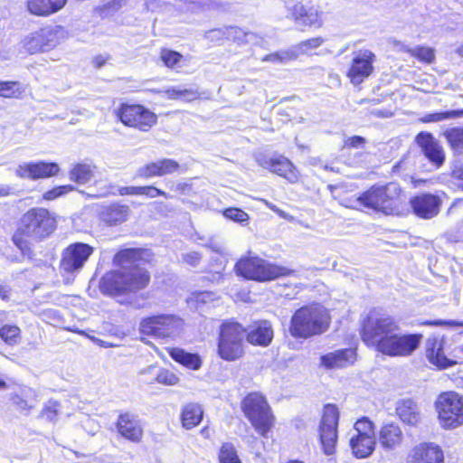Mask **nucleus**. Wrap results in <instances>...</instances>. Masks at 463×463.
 Instances as JSON below:
<instances>
[{"instance_id":"0eeeda50","label":"nucleus","mask_w":463,"mask_h":463,"mask_svg":"<svg viewBox=\"0 0 463 463\" xmlns=\"http://www.w3.org/2000/svg\"><path fill=\"white\" fill-rule=\"evenodd\" d=\"M235 269L238 275L257 281L271 280L293 272L285 267L271 264L259 257L241 259L236 263Z\"/></svg>"},{"instance_id":"a18cd8bd","label":"nucleus","mask_w":463,"mask_h":463,"mask_svg":"<svg viewBox=\"0 0 463 463\" xmlns=\"http://www.w3.org/2000/svg\"><path fill=\"white\" fill-rule=\"evenodd\" d=\"M221 463H241L235 448L231 443H224L219 454Z\"/></svg>"},{"instance_id":"7c9ffc66","label":"nucleus","mask_w":463,"mask_h":463,"mask_svg":"<svg viewBox=\"0 0 463 463\" xmlns=\"http://www.w3.org/2000/svg\"><path fill=\"white\" fill-rule=\"evenodd\" d=\"M118 194L120 196L143 195L147 198H156L158 196L164 197L165 199L171 198V195L169 194L154 185L121 186L118 188Z\"/></svg>"},{"instance_id":"603ef678","label":"nucleus","mask_w":463,"mask_h":463,"mask_svg":"<svg viewBox=\"0 0 463 463\" xmlns=\"http://www.w3.org/2000/svg\"><path fill=\"white\" fill-rule=\"evenodd\" d=\"M156 382L160 384L173 386L179 383V378L173 372L163 369L157 373Z\"/></svg>"},{"instance_id":"cd10ccee","label":"nucleus","mask_w":463,"mask_h":463,"mask_svg":"<svg viewBox=\"0 0 463 463\" xmlns=\"http://www.w3.org/2000/svg\"><path fill=\"white\" fill-rule=\"evenodd\" d=\"M129 213L128 205L116 202L102 208L99 220L106 226H117L128 220Z\"/></svg>"},{"instance_id":"72a5a7b5","label":"nucleus","mask_w":463,"mask_h":463,"mask_svg":"<svg viewBox=\"0 0 463 463\" xmlns=\"http://www.w3.org/2000/svg\"><path fill=\"white\" fill-rule=\"evenodd\" d=\"M168 354L175 363L189 370H197L202 364L199 354L185 352L182 348L172 347L168 349Z\"/></svg>"},{"instance_id":"473e14b6","label":"nucleus","mask_w":463,"mask_h":463,"mask_svg":"<svg viewBox=\"0 0 463 463\" xmlns=\"http://www.w3.org/2000/svg\"><path fill=\"white\" fill-rule=\"evenodd\" d=\"M401 420L408 425L415 426L420 421V413L417 404L411 400H403L396 407Z\"/></svg>"},{"instance_id":"bf43d9fd","label":"nucleus","mask_w":463,"mask_h":463,"mask_svg":"<svg viewBox=\"0 0 463 463\" xmlns=\"http://www.w3.org/2000/svg\"><path fill=\"white\" fill-rule=\"evenodd\" d=\"M451 178L453 184L463 189V165H456L452 170Z\"/></svg>"},{"instance_id":"aec40b11","label":"nucleus","mask_w":463,"mask_h":463,"mask_svg":"<svg viewBox=\"0 0 463 463\" xmlns=\"http://www.w3.org/2000/svg\"><path fill=\"white\" fill-rule=\"evenodd\" d=\"M59 172L60 166L57 163L47 161L24 163L17 169L18 176L33 181L55 176Z\"/></svg>"},{"instance_id":"e433bc0d","label":"nucleus","mask_w":463,"mask_h":463,"mask_svg":"<svg viewBox=\"0 0 463 463\" xmlns=\"http://www.w3.org/2000/svg\"><path fill=\"white\" fill-rule=\"evenodd\" d=\"M203 419V410L198 403H187L181 412L182 424L186 429L197 426Z\"/></svg>"},{"instance_id":"9b49d317","label":"nucleus","mask_w":463,"mask_h":463,"mask_svg":"<svg viewBox=\"0 0 463 463\" xmlns=\"http://www.w3.org/2000/svg\"><path fill=\"white\" fill-rule=\"evenodd\" d=\"M94 248L88 243L73 242L61 252L59 269L62 273L74 274L79 272L93 254Z\"/></svg>"},{"instance_id":"b1692460","label":"nucleus","mask_w":463,"mask_h":463,"mask_svg":"<svg viewBox=\"0 0 463 463\" xmlns=\"http://www.w3.org/2000/svg\"><path fill=\"white\" fill-rule=\"evenodd\" d=\"M206 248L211 251L212 256L210 257L208 270L206 271L209 276H204V279H207L213 283H219L222 278V271L226 261L223 247L220 241H213Z\"/></svg>"},{"instance_id":"ddd939ff","label":"nucleus","mask_w":463,"mask_h":463,"mask_svg":"<svg viewBox=\"0 0 463 463\" xmlns=\"http://www.w3.org/2000/svg\"><path fill=\"white\" fill-rule=\"evenodd\" d=\"M422 340L420 334H399L394 332L380 345L378 350L389 356H409L420 346Z\"/></svg>"},{"instance_id":"680f3d73","label":"nucleus","mask_w":463,"mask_h":463,"mask_svg":"<svg viewBox=\"0 0 463 463\" xmlns=\"http://www.w3.org/2000/svg\"><path fill=\"white\" fill-rule=\"evenodd\" d=\"M423 325H429V326H463V321L458 322L456 320H432V321H425L422 323Z\"/></svg>"},{"instance_id":"79ce46f5","label":"nucleus","mask_w":463,"mask_h":463,"mask_svg":"<svg viewBox=\"0 0 463 463\" xmlns=\"http://www.w3.org/2000/svg\"><path fill=\"white\" fill-rule=\"evenodd\" d=\"M159 57L163 64L168 69H174L184 60L181 52L168 48H161Z\"/></svg>"},{"instance_id":"393cba45","label":"nucleus","mask_w":463,"mask_h":463,"mask_svg":"<svg viewBox=\"0 0 463 463\" xmlns=\"http://www.w3.org/2000/svg\"><path fill=\"white\" fill-rule=\"evenodd\" d=\"M442 449L433 443H421L411 452L407 463H443Z\"/></svg>"},{"instance_id":"5fc2aeb1","label":"nucleus","mask_w":463,"mask_h":463,"mask_svg":"<svg viewBox=\"0 0 463 463\" xmlns=\"http://www.w3.org/2000/svg\"><path fill=\"white\" fill-rule=\"evenodd\" d=\"M163 92L168 99H177L182 98H186L194 92L190 90L186 89H177L175 87L167 88L164 91L157 90L156 93Z\"/></svg>"},{"instance_id":"f704fd0d","label":"nucleus","mask_w":463,"mask_h":463,"mask_svg":"<svg viewBox=\"0 0 463 463\" xmlns=\"http://www.w3.org/2000/svg\"><path fill=\"white\" fill-rule=\"evenodd\" d=\"M218 353L222 359L234 361L243 354V344L219 335Z\"/></svg>"},{"instance_id":"c03bdc74","label":"nucleus","mask_w":463,"mask_h":463,"mask_svg":"<svg viewBox=\"0 0 463 463\" xmlns=\"http://www.w3.org/2000/svg\"><path fill=\"white\" fill-rule=\"evenodd\" d=\"M74 190H75V187L71 184H62V185L54 186L52 189L43 193V200L51 202L59 197L64 196Z\"/></svg>"},{"instance_id":"4468645a","label":"nucleus","mask_w":463,"mask_h":463,"mask_svg":"<svg viewBox=\"0 0 463 463\" xmlns=\"http://www.w3.org/2000/svg\"><path fill=\"white\" fill-rule=\"evenodd\" d=\"M56 43L55 30L51 27H43L24 37L22 46L25 53L33 55L52 50Z\"/></svg>"},{"instance_id":"4be33fe9","label":"nucleus","mask_w":463,"mask_h":463,"mask_svg":"<svg viewBox=\"0 0 463 463\" xmlns=\"http://www.w3.org/2000/svg\"><path fill=\"white\" fill-rule=\"evenodd\" d=\"M413 213L421 219H431L439 213L441 200L432 194H420L410 200Z\"/></svg>"},{"instance_id":"c756f323","label":"nucleus","mask_w":463,"mask_h":463,"mask_svg":"<svg viewBox=\"0 0 463 463\" xmlns=\"http://www.w3.org/2000/svg\"><path fill=\"white\" fill-rule=\"evenodd\" d=\"M273 338V329L269 321L259 322L247 335V340L253 345L267 346Z\"/></svg>"},{"instance_id":"338daca9","label":"nucleus","mask_w":463,"mask_h":463,"mask_svg":"<svg viewBox=\"0 0 463 463\" xmlns=\"http://www.w3.org/2000/svg\"><path fill=\"white\" fill-rule=\"evenodd\" d=\"M109 60V55L98 54L93 58L92 63L96 69H100L102 66H104L107 63V61Z\"/></svg>"},{"instance_id":"58836bf2","label":"nucleus","mask_w":463,"mask_h":463,"mask_svg":"<svg viewBox=\"0 0 463 463\" xmlns=\"http://www.w3.org/2000/svg\"><path fill=\"white\" fill-rule=\"evenodd\" d=\"M24 90V87L19 81H0V97L4 99H20Z\"/></svg>"},{"instance_id":"412c9836","label":"nucleus","mask_w":463,"mask_h":463,"mask_svg":"<svg viewBox=\"0 0 463 463\" xmlns=\"http://www.w3.org/2000/svg\"><path fill=\"white\" fill-rule=\"evenodd\" d=\"M179 169L180 165L175 159L162 158L156 161L148 162L140 166L136 173V176L147 180L154 177L172 175L178 172Z\"/></svg>"},{"instance_id":"8fccbe9b","label":"nucleus","mask_w":463,"mask_h":463,"mask_svg":"<svg viewBox=\"0 0 463 463\" xmlns=\"http://www.w3.org/2000/svg\"><path fill=\"white\" fill-rule=\"evenodd\" d=\"M411 55L427 63H431L435 58L434 50L432 48L424 46H418L413 48L411 50Z\"/></svg>"},{"instance_id":"423d86ee","label":"nucleus","mask_w":463,"mask_h":463,"mask_svg":"<svg viewBox=\"0 0 463 463\" xmlns=\"http://www.w3.org/2000/svg\"><path fill=\"white\" fill-rule=\"evenodd\" d=\"M241 409L255 430L266 437L273 427L274 416L265 397L257 392L250 393L242 400Z\"/></svg>"},{"instance_id":"37998d69","label":"nucleus","mask_w":463,"mask_h":463,"mask_svg":"<svg viewBox=\"0 0 463 463\" xmlns=\"http://www.w3.org/2000/svg\"><path fill=\"white\" fill-rule=\"evenodd\" d=\"M354 434L353 436L375 437L374 425L367 417L356 420L354 425Z\"/></svg>"},{"instance_id":"7ed1b4c3","label":"nucleus","mask_w":463,"mask_h":463,"mask_svg":"<svg viewBox=\"0 0 463 463\" xmlns=\"http://www.w3.org/2000/svg\"><path fill=\"white\" fill-rule=\"evenodd\" d=\"M330 322L327 310L316 304L302 307L292 316L289 332L297 338H307L325 332Z\"/></svg>"},{"instance_id":"6e6d98bb","label":"nucleus","mask_w":463,"mask_h":463,"mask_svg":"<svg viewBox=\"0 0 463 463\" xmlns=\"http://www.w3.org/2000/svg\"><path fill=\"white\" fill-rule=\"evenodd\" d=\"M295 59V55L291 52H279L267 55L263 61L271 62H286Z\"/></svg>"},{"instance_id":"49530a36","label":"nucleus","mask_w":463,"mask_h":463,"mask_svg":"<svg viewBox=\"0 0 463 463\" xmlns=\"http://www.w3.org/2000/svg\"><path fill=\"white\" fill-rule=\"evenodd\" d=\"M60 403L57 401L50 400L43 407L39 418L46 421H54L59 413Z\"/></svg>"},{"instance_id":"bb28decb","label":"nucleus","mask_w":463,"mask_h":463,"mask_svg":"<svg viewBox=\"0 0 463 463\" xmlns=\"http://www.w3.org/2000/svg\"><path fill=\"white\" fill-rule=\"evenodd\" d=\"M355 360V351L352 348H346L322 355L320 365L326 369H339L353 364Z\"/></svg>"},{"instance_id":"dca6fc26","label":"nucleus","mask_w":463,"mask_h":463,"mask_svg":"<svg viewBox=\"0 0 463 463\" xmlns=\"http://www.w3.org/2000/svg\"><path fill=\"white\" fill-rule=\"evenodd\" d=\"M374 60V53L369 50H360L354 53V58L347 72V76L354 85H359L371 75L373 71V63Z\"/></svg>"},{"instance_id":"a19ab883","label":"nucleus","mask_w":463,"mask_h":463,"mask_svg":"<svg viewBox=\"0 0 463 463\" xmlns=\"http://www.w3.org/2000/svg\"><path fill=\"white\" fill-rule=\"evenodd\" d=\"M444 137L450 146V148L456 153H461L463 150V128H452L444 132Z\"/></svg>"},{"instance_id":"c85d7f7f","label":"nucleus","mask_w":463,"mask_h":463,"mask_svg":"<svg viewBox=\"0 0 463 463\" xmlns=\"http://www.w3.org/2000/svg\"><path fill=\"white\" fill-rule=\"evenodd\" d=\"M403 439L401 428L393 423L383 426L379 431L378 440L382 448L386 450L395 449Z\"/></svg>"},{"instance_id":"6e6552de","label":"nucleus","mask_w":463,"mask_h":463,"mask_svg":"<svg viewBox=\"0 0 463 463\" xmlns=\"http://www.w3.org/2000/svg\"><path fill=\"white\" fill-rule=\"evenodd\" d=\"M398 331L399 325L392 317L372 314L364 324L362 339L367 345L374 346L378 351L382 342Z\"/></svg>"},{"instance_id":"2eb2a0df","label":"nucleus","mask_w":463,"mask_h":463,"mask_svg":"<svg viewBox=\"0 0 463 463\" xmlns=\"http://www.w3.org/2000/svg\"><path fill=\"white\" fill-rule=\"evenodd\" d=\"M115 428L119 437L131 442L140 443L144 436L142 422L137 414L121 411L115 421Z\"/></svg>"},{"instance_id":"69168bd1","label":"nucleus","mask_w":463,"mask_h":463,"mask_svg":"<svg viewBox=\"0 0 463 463\" xmlns=\"http://www.w3.org/2000/svg\"><path fill=\"white\" fill-rule=\"evenodd\" d=\"M370 114L375 118H389L393 116V113L389 109H373L370 111Z\"/></svg>"},{"instance_id":"f8f14e48","label":"nucleus","mask_w":463,"mask_h":463,"mask_svg":"<svg viewBox=\"0 0 463 463\" xmlns=\"http://www.w3.org/2000/svg\"><path fill=\"white\" fill-rule=\"evenodd\" d=\"M338 420L339 411L336 406L330 403L325 405L319 424V438L326 455H332L335 451Z\"/></svg>"},{"instance_id":"5701e85b","label":"nucleus","mask_w":463,"mask_h":463,"mask_svg":"<svg viewBox=\"0 0 463 463\" xmlns=\"http://www.w3.org/2000/svg\"><path fill=\"white\" fill-rule=\"evenodd\" d=\"M445 342L442 339L429 338L426 342V358L429 363L439 370L447 369L457 364L449 358L444 351Z\"/></svg>"},{"instance_id":"c9c22d12","label":"nucleus","mask_w":463,"mask_h":463,"mask_svg":"<svg viewBox=\"0 0 463 463\" xmlns=\"http://www.w3.org/2000/svg\"><path fill=\"white\" fill-rule=\"evenodd\" d=\"M95 169L92 164L76 163L69 170V179L78 184H84L93 178Z\"/></svg>"},{"instance_id":"a211bd4d","label":"nucleus","mask_w":463,"mask_h":463,"mask_svg":"<svg viewBox=\"0 0 463 463\" xmlns=\"http://www.w3.org/2000/svg\"><path fill=\"white\" fill-rule=\"evenodd\" d=\"M175 323V317L170 315L148 317L140 322V332L146 335L165 338L172 333Z\"/></svg>"},{"instance_id":"2f4dec72","label":"nucleus","mask_w":463,"mask_h":463,"mask_svg":"<svg viewBox=\"0 0 463 463\" xmlns=\"http://www.w3.org/2000/svg\"><path fill=\"white\" fill-rule=\"evenodd\" d=\"M375 437L352 436L349 441L354 456L357 458H365L374 450Z\"/></svg>"},{"instance_id":"6ab92c4d","label":"nucleus","mask_w":463,"mask_h":463,"mask_svg":"<svg viewBox=\"0 0 463 463\" xmlns=\"http://www.w3.org/2000/svg\"><path fill=\"white\" fill-rule=\"evenodd\" d=\"M415 142L420 146L423 156L436 168H439L445 162V152L439 142L429 132H420Z\"/></svg>"},{"instance_id":"3c124183","label":"nucleus","mask_w":463,"mask_h":463,"mask_svg":"<svg viewBox=\"0 0 463 463\" xmlns=\"http://www.w3.org/2000/svg\"><path fill=\"white\" fill-rule=\"evenodd\" d=\"M223 215L241 224L247 223L250 219L249 214L239 208H228L223 212Z\"/></svg>"},{"instance_id":"f257e3e1","label":"nucleus","mask_w":463,"mask_h":463,"mask_svg":"<svg viewBox=\"0 0 463 463\" xmlns=\"http://www.w3.org/2000/svg\"><path fill=\"white\" fill-rule=\"evenodd\" d=\"M145 252L146 250L142 248L118 250L113 256V264L125 269L106 272L99 281L101 292L110 297H119L146 288L151 280L150 272L136 264L144 260Z\"/></svg>"},{"instance_id":"864d4df0","label":"nucleus","mask_w":463,"mask_h":463,"mask_svg":"<svg viewBox=\"0 0 463 463\" xmlns=\"http://www.w3.org/2000/svg\"><path fill=\"white\" fill-rule=\"evenodd\" d=\"M10 402L19 411H29L33 406L29 403V401L22 394L14 392L10 395Z\"/></svg>"},{"instance_id":"0e129e2a","label":"nucleus","mask_w":463,"mask_h":463,"mask_svg":"<svg viewBox=\"0 0 463 463\" xmlns=\"http://www.w3.org/2000/svg\"><path fill=\"white\" fill-rule=\"evenodd\" d=\"M205 37L210 38L211 40H221L225 38V29H214L207 32L204 34Z\"/></svg>"},{"instance_id":"4d7b16f0","label":"nucleus","mask_w":463,"mask_h":463,"mask_svg":"<svg viewBox=\"0 0 463 463\" xmlns=\"http://www.w3.org/2000/svg\"><path fill=\"white\" fill-rule=\"evenodd\" d=\"M324 43V39L322 37H314L308 40L301 42L298 48L302 52H307L311 49H316L319 47Z\"/></svg>"},{"instance_id":"f3484780","label":"nucleus","mask_w":463,"mask_h":463,"mask_svg":"<svg viewBox=\"0 0 463 463\" xmlns=\"http://www.w3.org/2000/svg\"><path fill=\"white\" fill-rule=\"evenodd\" d=\"M256 162L260 166L284 177L292 184L298 180L297 168L285 156H280L278 157H269L265 155L260 154L256 156Z\"/></svg>"},{"instance_id":"774afa93","label":"nucleus","mask_w":463,"mask_h":463,"mask_svg":"<svg viewBox=\"0 0 463 463\" xmlns=\"http://www.w3.org/2000/svg\"><path fill=\"white\" fill-rule=\"evenodd\" d=\"M390 43L397 52H408L411 54L412 49L408 47L403 43L397 41L395 39L392 40Z\"/></svg>"},{"instance_id":"9d476101","label":"nucleus","mask_w":463,"mask_h":463,"mask_svg":"<svg viewBox=\"0 0 463 463\" xmlns=\"http://www.w3.org/2000/svg\"><path fill=\"white\" fill-rule=\"evenodd\" d=\"M286 8L288 17L302 30L307 27L321 28L323 26V11L311 2H287Z\"/></svg>"},{"instance_id":"1a4fd4ad","label":"nucleus","mask_w":463,"mask_h":463,"mask_svg":"<svg viewBox=\"0 0 463 463\" xmlns=\"http://www.w3.org/2000/svg\"><path fill=\"white\" fill-rule=\"evenodd\" d=\"M439 424L443 429L454 430L463 425V396L454 392L439 394L436 402Z\"/></svg>"},{"instance_id":"13d9d810","label":"nucleus","mask_w":463,"mask_h":463,"mask_svg":"<svg viewBox=\"0 0 463 463\" xmlns=\"http://www.w3.org/2000/svg\"><path fill=\"white\" fill-rule=\"evenodd\" d=\"M121 7V0H111L97 8L100 15L108 14L110 12H116Z\"/></svg>"},{"instance_id":"20e7f679","label":"nucleus","mask_w":463,"mask_h":463,"mask_svg":"<svg viewBox=\"0 0 463 463\" xmlns=\"http://www.w3.org/2000/svg\"><path fill=\"white\" fill-rule=\"evenodd\" d=\"M361 205L385 214L399 215L405 206L400 185L389 183L384 186H373L357 198Z\"/></svg>"},{"instance_id":"052dcab7","label":"nucleus","mask_w":463,"mask_h":463,"mask_svg":"<svg viewBox=\"0 0 463 463\" xmlns=\"http://www.w3.org/2000/svg\"><path fill=\"white\" fill-rule=\"evenodd\" d=\"M366 140L364 137L360 136H354L345 140L344 148H359L364 146Z\"/></svg>"},{"instance_id":"09e8293b","label":"nucleus","mask_w":463,"mask_h":463,"mask_svg":"<svg viewBox=\"0 0 463 463\" xmlns=\"http://www.w3.org/2000/svg\"><path fill=\"white\" fill-rule=\"evenodd\" d=\"M251 33L243 32L238 27H227L225 28V38L238 44H242L248 42V38L251 37Z\"/></svg>"},{"instance_id":"f03ea898","label":"nucleus","mask_w":463,"mask_h":463,"mask_svg":"<svg viewBox=\"0 0 463 463\" xmlns=\"http://www.w3.org/2000/svg\"><path fill=\"white\" fill-rule=\"evenodd\" d=\"M58 228V216L45 207H31L17 220L11 241L22 254H31L33 243L52 237Z\"/></svg>"},{"instance_id":"39448f33","label":"nucleus","mask_w":463,"mask_h":463,"mask_svg":"<svg viewBox=\"0 0 463 463\" xmlns=\"http://www.w3.org/2000/svg\"><path fill=\"white\" fill-rule=\"evenodd\" d=\"M113 115L125 128L142 133L151 131L158 123V116L139 102L122 101L114 109Z\"/></svg>"},{"instance_id":"a878e982","label":"nucleus","mask_w":463,"mask_h":463,"mask_svg":"<svg viewBox=\"0 0 463 463\" xmlns=\"http://www.w3.org/2000/svg\"><path fill=\"white\" fill-rule=\"evenodd\" d=\"M68 0H25L26 11L36 17H48L67 5Z\"/></svg>"},{"instance_id":"de8ad7c7","label":"nucleus","mask_w":463,"mask_h":463,"mask_svg":"<svg viewBox=\"0 0 463 463\" xmlns=\"http://www.w3.org/2000/svg\"><path fill=\"white\" fill-rule=\"evenodd\" d=\"M461 114L458 110H450V111H444V112H435V113H430L426 114L420 118L421 122L424 123H430V122H439L444 121L450 118H455L458 117Z\"/></svg>"},{"instance_id":"4c0bfd02","label":"nucleus","mask_w":463,"mask_h":463,"mask_svg":"<svg viewBox=\"0 0 463 463\" xmlns=\"http://www.w3.org/2000/svg\"><path fill=\"white\" fill-rule=\"evenodd\" d=\"M228 338L231 341L243 344L246 335L245 328L237 322L226 321L220 327V336Z\"/></svg>"},{"instance_id":"e2e57ef3","label":"nucleus","mask_w":463,"mask_h":463,"mask_svg":"<svg viewBox=\"0 0 463 463\" xmlns=\"http://www.w3.org/2000/svg\"><path fill=\"white\" fill-rule=\"evenodd\" d=\"M261 202L272 212L276 213L280 217L286 219V220H291L293 217L285 213L284 211L279 209L275 204L269 203V201L265 199H261Z\"/></svg>"},{"instance_id":"ea45409f","label":"nucleus","mask_w":463,"mask_h":463,"mask_svg":"<svg viewBox=\"0 0 463 463\" xmlns=\"http://www.w3.org/2000/svg\"><path fill=\"white\" fill-rule=\"evenodd\" d=\"M0 338L8 345H15L21 340V329L15 325H3L0 326Z\"/></svg>"}]
</instances>
